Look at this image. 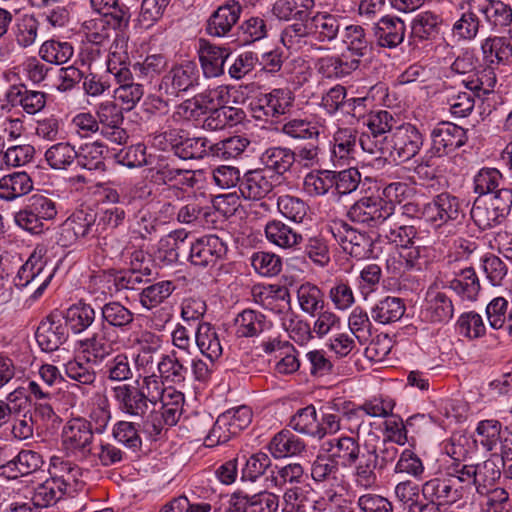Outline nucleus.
I'll list each match as a JSON object with an SVG mask.
<instances>
[{"label":"nucleus","instance_id":"nucleus-1","mask_svg":"<svg viewBox=\"0 0 512 512\" xmlns=\"http://www.w3.org/2000/svg\"><path fill=\"white\" fill-rule=\"evenodd\" d=\"M422 217L436 228L461 225L465 212L462 201L447 192L436 195L422 209Z\"/></svg>","mask_w":512,"mask_h":512},{"label":"nucleus","instance_id":"nucleus-2","mask_svg":"<svg viewBox=\"0 0 512 512\" xmlns=\"http://www.w3.org/2000/svg\"><path fill=\"white\" fill-rule=\"evenodd\" d=\"M394 215V205L380 197H362L348 210V218L367 227H384Z\"/></svg>","mask_w":512,"mask_h":512},{"label":"nucleus","instance_id":"nucleus-3","mask_svg":"<svg viewBox=\"0 0 512 512\" xmlns=\"http://www.w3.org/2000/svg\"><path fill=\"white\" fill-rule=\"evenodd\" d=\"M294 100V94L289 88H275L259 95L250 104L252 116L256 120L272 122L289 112Z\"/></svg>","mask_w":512,"mask_h":512},{"label":"nucleus","instance_id":"nucleus-4","mask_svg":"<svg viewBox=\"0 0 512 512\" xmlns=\"http://www.w3.org/2000/svg\"><path fill=\"white\" fill-rule=\"evenodd\" d=\"M384 140L389 155L399 161H408L415 157L424 143L422 133L410 123L396 127Z\"/></svg>","mask_w":512,"mask_h":512},{"label":"nucleus","instance_id":"nucleus-5","mask_svg":"<svg viewBox=\"0 0 512 512\" xmlns=\"http://www.w3.org/2000/svg\"><path fill=\"white\" fill-rule=\"evenodd\" d=\"M113 398L119 410L142 422V429L146 432L147 420L150 419L154 407L150 405L140 388L136 385L122 384L112 389Z\"/></svg>","mask_w":512,"mask_h":512},{"label":"nucleus","instance_id":"nucleus-6","mask_svg":"<svg viewBox=\"0 0 512 512\" xmlns=\"http://www.w3.org/2000/svg\"><path fill=\"white\" fill-rule=\"evenodd\" d=\"M200 71L196 62L183 61L173 65L160 83V90L166 95L177 97L181 93H190L199 85Z\"/></svg>","mask_w":512,"mask_h":512},{"label":"nucleus","instance_id":"nucleus-7","mask_svg":"<svg viewBox=\"0 0 512 512\" xmlns=\"http://www.w3.org/2000/svg\"><path fill=\"white\" fill-rule=\"evenodd\" d=\"M92 424L83 418H74L67 422L62 433V444L67 454L87 459L92 454Z\"/></svg>","mask_w":512,"mask_h":512},{"label":"nucleus","instance_id":"nucleus-8","mask_svg":"<svg viewBox=\"0 0 512 512\" xmlns=\"http://www.w3.org/2000/svg\"><path fill=\"white\" fill-rule=\"evenodd\" d=\"M227 253L226 243L217 235H205L190 242L187 261L194 266L212 267Z\"/></svg>","mask_w":512,"mask_h":512},{"label":"nucleus","instance_id":"nucleus-9","mask_svg":"<svg viewBox=\"0 0 512 512\" xmlns=\"http://www.w3.org/2000/svg\"><path fill=\"white\" fill-rule=\"evenodd\" d=\"M93 211L79 210L68 217L60 227L59 242L63 246L74 243L79 238L94 237L101 231Z\"/></svg>","mask_w":512,"mask_h":512},{"label":"nucleus","instance_id":"nucleus-10","mask_svg":"<svg viewBox=\"0 0 512 512\" xmlns=\"http://www.w3.org/2000/svg\"><path fill=\"white\" fill-rule=\"evenodd\" d=\"M332 233L342 249L352 257L364 259L372 255L373 240L367 233L356 230L346 222L336 224Z\"/></svg>","mask_w":512,"mask_h":512},{"label":"nucleus","instance_id":"nucleus-11","mask_svg":"<svg viewBox=\"0 0 512 512\" xmlns=\"http://www.w3.org/2000/svg\"><path fill=\"white\" fill-rule=\"evenodd\" d=\"M123 108L113 101H105L98 105L96 115L100 126V133L116 144H124L128 134L122 128L124 121Z\"/></svg>","mask_w":512,"mask_h":512},{"label":"nucleus","instance_id":"nucleus-12","mask_svg":"<svg viewBox=\"0 0 512 512\" xmlns=\"http://www.w3.org/2000/svg\"><path fill=\"white\" fill-rule=\"evenodd\" d=\"M69 337V331L58 313L49 314L36 330L35 338L42 351H56Z\"/></svg>","mask_w":512,"mask_h":512},{"label":"nucleus","instance_id":"nucleus-13","mask_svg":"<svg viewBox=\"0 0 512 512\" xmlns=\"http://www.w3.org/2000/svg\"><path fill=\"white\" fill-rule=\"evenodd\" d=\"M431 141L432 154L442 157L454 152L466 143V131L453 123L443 122L432 130Z\"/></svg>","mask_w":512,"mask_h":512},{"label":"nucleus","instance_id":"nucleus-14","mask_svg":"<svg viewBox=\"0 0 512 512\" xmlns=\"http://www.w3.org/2000/svg\"><path fill=\"white\" fill-rule=\"evenodd\" d=\"M242 10V4L235 0L220 5L207 20L206 33L211 37L218 38L228 36L238 23Z\"/></svg>","mask_w":512,"mask_h":512},{"label":"nucleus","instance_id":"nucleus-15","mask_svg":"<svg viewBox=\"0 0 512 512\" xmlns=\"http://www.w3.org/2000/svg\"><path fill=\"white\" fill-rule=\"evenodd\" d=\"M53 277L51 270L45 269L40 259L30 257L18 270L14 279L15 286L25 288L28 285L36 286L34 297L42 295Z\"/></svg>","mask_w":512,"mask_h":512},{"label":"nucleus","instance_id":"nucleus-16","mask_svg":"<svg viewBox=\"0 0 512 512\" xmlns=\"http://www.w3.org/2000/svg\"><path fill=\"white\" fill-rule=\"evenodd\" d=\"M279 498L271 492L253 495L234 493L229 500V512H276Z\"/></svg>","mask_w":512,"mask_h":512},{"label":"nucleus","instance_id":"nucleus-17","mask_svg":"<svg viewBox=\"0 0 512 512\" xmlns=\"http://www.w3.org/2000/svg\"><path fill=\"white\" fill-rule=\"evenodd\" d=\"M129 63L128 37L125 33H117L109 47L106 60L107 72L113 75L115 80L128 81L132 74Z\"/></svg>","mask_w":512,"mask_h":512},{"label":"nucleus","instance_id":"nucleus-18","mask_svg":"<svg viewBox=\"0 0 512 512\" xmlns=\"http://www.w3.org/2000/svg\"><path fill=\"white\" fill-rule=\"evenodd\" d=\"M198 54L204 75L212 78L224 74V65L231 54V50L228 47L217 46L205 39H200Z\"/></svg>","mask_w":512,"mask_h":512},{"label":"nucleus","instance_id":"nucleus-19","mask_svg":"<svg viewBox=\"0 0 512 512\" xmlns=\"http://www.w3.org/2000/svg\"><path fill=\"white\" fill-rule=\"evenodd\" d=\"M458 491L447 471L443 477L432 478L421 486L424 499L438 505L454 504L463 499Z\"/></svg>","mask_w":512,"mask_h":512},{"label":"nucleus","instance_id":"nucleus-20","mask_svg":"<svg viewBox=\"0 0 512 512\" xmlns=\"http://www.w3.org/2000/svg\"><path fill=\"white\" fill-rule=\"evenodd\" d=\"M321 449L345 468L356 464L363 453L358 440L350 436L330 439L322 444Z\"/></svg>","mask_w":512,"mask_h":512},{"label":"nucleus","instance_id":"nucleus-21","mask_svg":"<svg viewBox=\"0 0 512 512\" xmlns=\"http://www.w3.org/2000/svg\"><path fill=\"white\" fill-rule=\"evenodd\" d=\"M6 97L13 107L19 106L29 115L42 111L47 102L45 92L28 89L24 84L10 86Z\"/></svg>","mask_w":512,"mask_h":512},{"label":"nucleus","instance_id":"nucleus-22","mask_svg":"<svg viewBox=\"0 0 512 512\" xmlns=\"http://www.w3.org/2000/svg\"><path fill=\"white\" fill-rule=\"evenodd\" d=\"M118 344V334L110 326H101L89 337L81 341L84 351L91 354L95 359L103 360L109 356L114 347Z\"/></svg>","mask_w":512,"mask_h":512},{"label":"nucleus","instance_id":"nucleus-23","mask_svg":"<svg viewBox=\"0 0 512 512\" xmlns=\"http://www.w3.org/2000/svg\"><path fill=\"white\" fill-rule=\"evenodd\" d=\"M454 314L452 300L443 292L429 290L425 305L421 311L422 318L431 323L448 322Z\"/></svg>","mask_w":512,"mask_h":512},{"label":"nucleus","instance_id":"nucleus-24","mask_svg":"<svg viewBox=\"0 0 512 512\" xmlns=\"http://www.w3.org/2000/svg\"><path fill=\"white\" fill-rule=\"evenodd\" d=\"M405 32V23L398 17L384 16L374 26V35L381 47H397L403 42Z\"/></svg>","mask_w":512,"mask_h":512},{"label":"nucleus","instance_id":"nucleus-25","mask_svg":"<svg viewBox=\"0 0 512 512\" xmlns=\"http://www.w3.org/2000/svg\"><path fill=\"white\" fill-rule=\"evenodd\" d=\"M271 176L263 169L246 172L239 184L241 195L248 200H261L273 189Z\"/></svg>","mask_w":512,"mask_h":512},{"label":"nucleus","instance_id":"nucleus-26","mask_svg":"<svg viewBox=\"0 0 512 512\" xmlns=\"http://www.w3.org/2000/svg\"><path fill=\"white\" fill-rule=\"evenodd\" d=\"M480 15L491 26L492 30L500 32L512 24V8L500 0H476Z\"/></svg>","mask_w":512,"mask_h":512},{"label":"nucleus","instance_id":"nucleus-27","mask_svg":"<svg viewBox=\"0 0 512 512\" xmlns=\"http://www.w3.org/2000/svg\"><path fill=\"white\" fill-rule=\"evenodd\" d=\"M312 39L320 43H331L338 38L341 29L340 18L327 12H317L308 17Z\"/></svg>","mask_w":512,"mask_h":512},{"label":"nucleus","instance_id":"nucleus-28","mask_svg":"<svg viewBox=\"0 0 512 512\" xmlns=\"http://www.w3.org/2000/svg\"><path fill=\"white\" fill-rule=\"evenodd\" d=\"M43 463V457L40 453L22 449L16 456L9 459L6 469L2 472L8 474V479H16L38 471Z\"/></svg>","mask_w":512,"mask_h":512},{"label":"nucleus","instance_id":"nucleus-29","mask_svg":"<svg viewBox=\"0 0 512 512\" xmlns=\"http://www.w3.org/2000/svg\"><path fill=\"white\" fill-rule=\"evenodd\" d=\"M463 13L453 25V33L463 40L474 39L480 28V9L476 0H468L461 5Z\"/></svg>","mask_w":512,"mask_h":512},{"label":"nucleus","instance_id":"nucleus-30","mask_svg":"<svg viewBox=\"0 0 512 512\" xmlns=\"http://www.w3.org/2000/svg\"><path fill=\"white\" fill-rule=\"evenodd\" d=\"M230 101L229 88L227 86H217L213 89L207 90L200 94L197 98L187 100L180 105L185 113L190 110L188 117L194 116L196 109H208L210 107H229L227 104Z\"/></svg>","mask_w":512,"mask_h":512},{"label":"nucleus","instance_id":"nucleus-31","mask_svg":"<svg viewBox=\"0 0 512 512\" xmlns=\"http://www.w3.org/2000/svg\"><path fill=\"white\" fill-rule=\"evenodd\" d=\"M305 449V442L286 429L275 434L268 444V450L275 459L297 456Z\"/></svg>","mask_w":512,"mask_h":512},{"label":"nucleus","instance_id":"nucleus-32","mask_svg":"<svg viewBox=\"0 0 512 512\" xmlns=\"http://www.w3.org/2000/svg\"><path fill=\"white\" fill-rule=\"evenodd\" d=\"M452 482L460 490L462 498L467 497L475 488V476L477 469L475 464H468L465 460L453 458L451 464L446 468Z\"/></svg>","mask_w":512,"mask_h":512},{"label":"nucleus","instance_id":"nucleus-33","mask_svg":"<svg viewBox=\"0 0 512 512\" xmlns=\"http://www.w3.org/2000/svg\"><path fill=\"white\" fill-rule=\"evenodd\" d=\"M90 5L101 16L113 19L115 28H128L131 18L128 3L120 0H90Z\"/></svg>","mask_w":512,"mask_h":512},{"label":"nucleus","instance_id":"nucleus-34","mask_svg":"<svg viewBox=\"0 0 512 512\" xmlns=\"http://www.w3.org/2000/svg\"><path fill=\"white\" fill-rule=\"evenodd\" d=\"M196 345L203 356L214 362L222 355L219 335L210 323L200 322L195 333Z\"/></svg>","mask_w":512,"mask_h":512},{"label":"nucleus","instance_id":"nucleus-35","mask_svg":"<svg viewBox=\"0 0 512 512\" xmlns=\"http://www.w3.org/2000/svg\"><path fill=\"white\" fill-rule=\"evenodd\" d=\"M208 115L203 121V127L216 131L241 123L245 117L242 109L236 107H210Z\"/></svg>","mask_w":512,"mask_h":512},{"label":"nucleus","instance_id":"nucleus-36","mask_svg":"<svg viewBox=\"0 0 512 512\" xmlns=\"http://www.w3.org/2000/svg\"><path fill=\"white\" fill-rule=\"evenodd\" d=\"M359 67V60L349 59L346 54L341 56L322 57L317 62V69L326 78H343Z\"/></svg>","mask_w":512,"mask_h":512},{"label":"nucleus","instance_id":"nucleus-37","mask_svg":"<svg viewBox=\"0 0 512 512\" xmlns=\"http://www.w3.org/2000/svg\"><path fill=\"white\" fill-rule=\"evenodd\" d=\"M113 19L99 16L86 20L82 24L86 40L90 44H106L109 42L112 33H124L126 28H115Z\"/></svg>","mask_w":512,"mask_h":512},{"label":"nucleus","instance_id":"nucleus-38","mask_svg":"<svg viewBox=\"0 0 512 512\" xmlns=\"http://www.w3.org/2000/svg\"><path fill=\"white\" fill-rule=\"evenodd\" d=\"M260 162L267 173L273 172L281 176L293 166V150L281 146L270 147L262 153Z\"/></svg>","mask_w":512,"mask_h":512},{"label":"nucleus","instance_id":"nucleus-39","mask_svg":"<svg viewBox=\"0 0 512 512\" xmlns=\"http://www.w3.org/2000/svg\"><path fill=\"white\" fill-rule=\"evenodd\" d=\"M187 362L188 358L176 354V352L163 355L158 363L160 377L169 383H184L188 375Z\"/></svg>","mask_w":512,"mask_h":512},{"label":"nucleus","instance_id":"nucleus-40","mask_svg":"<svg viewBox=\"0 0 512 512\" xmlns=\"http://www.w3.org/2000/svg\"><path fill=\"white\" fill-rule=\"evenodd\" d=\"M265 234L269 242L283 249L294 248L303 240L300 233L279 220L269 221L265 226Z\"/></svg>","mask_w":512,"mask_h":512},{"label":"nucleus","instance_id":"nucleus-41","mask_svg":"<svg viewBox=\"0 0 512 512\" xmlns=\"http://www.w3.org/2000/svg\"><path fill=\"white\" fill-rule=\"evenodd\" d=\"M33 182L26 172H15L0 179V199L13 201L28 194Z\"/></svg>","mask_w":512,"mask_h":512},{"label":"nucleus","instance_id":"nucleus-42","mask_svg":"<svg viewBox=\"0 0 512 512\" xmlns=\"http://www.w3.org/2000/svg\"><path fill=\"white\" fill-rule=\"evenodd\" d=\"M237 337H254L270 327L265 315L261 312L246 309L235 318Z\"/></svg>","mask_w":512,"mask_h":512},{"label":"nucleus","instance_id":"nucleus-43","mask_svg":"<svg viewBox=\"0 0 512 512\" xmlns=\"http://www.w3.org/2000/svg\"><path fill=\"white\" fill-rule=\"evenodd\" d=\"M324 131L320 121H310L301 118L287 120L281 127V132L293 139L317 140Z\"/></svg>","mask_w":512,"mask_h":512},{"label":"nucleus","instance_id":"nucleus-44","mask_svg":"<svg viewBox=\"0 0 512 512\" xmlns=\"http://www.w3.org/2000/svg\"><path fill=\"white\" fill-rule=\"evenodd\" d=\"M354 466V480L357 486L371 488L377 482L375 469L378 468L376 449L367 450L360 455Z\"/></svg>","mask_w":512,"mask_h":512},{"label":"nucleus","instance_id":"nucleus-45","mask_svg":"<svg viewBox=\"0 0 512 512\" xmlns=\"http://www.w3.org/2000/svg\"><path fill=\"white\" fill-rule=\"evenodd\" d=\"M95 316V310L90 304L78 302L70 306L62 318L67 328L74 334H79L92 325Z\"/></svg>","mask_w":512,"mask_h":512},{"label":"nucleus","instance_id":"nucleus-46","mask_svg":"<svg viewBox=\"0 0 512 512\" xmlns=\"http://www.w3.org/2000/svg\"><path fill=\"white\" fill-rule=\"evenodd\" d=\"M371 318L379 324H390L402 318L405 304L398 297L387 296L371 308Z\"/></svg>","mask_w":512,"mask_h":512},{"label":"nucleus","instance_id":"nucleus-47","mask_svg":"<svg viewBox=\"0 0 512 512\" xmlns=\"http://www.w3.org/2000/svg\"><path fill=\"white\" fill-rule=\"evenodd\" d=\"M448 287L469 301H475L481 289L479 278L471 267L456 273L455 277L449 281Z\"/></svg>","mask_w":512,"mask_h":512},{"label":"nucleus","instance_id":"nucleus-48","mask_svg":"<svg viewBox=\"0 0 512 512\" xmlns=\"http://www.w3.org/2000/svg\"><path fill=\"white\" fill-rule=\"evenodd\" d=\"M50 479L62 482V487L68 492L75 487L81 476V469L68 460L53 456L50 460Z\"/></svg>","mask_w":512,"mask_h":512},{"label":"nucleus","instance_id":"nucleus-49","mask_svg":"<svg viewBox=\"0 0 512 512\" xmlns=\"http://www.w3.org/2000/svg\"><path fill=\"white\" fill-rule=\"evenodd\" d=\"M102 324L111 329L125 331L134 321V314L118 301H111L101 308Z\"/></svg>","mask_w":512,"mask_h":512},{"label":"nucleus","instance_id":"nucleus-50","mask_svg":"<svg viewBox=\"0 0 512 512\" xmlns=\"http://www.w3.org/2000/svg\"><path fill=\"white\" fill-rule=\"evenodd\" d=\"M314 5V0H277L272 7V13L279 20H303L308 18V12Z\"/></svg>","mask_w":512,"mask_h":512},{"label":"nucleus","instance_id":"nucleus-51","mask_svg":"<svg viewBox=\"0 0 512 512\" xmlns=\"http://www.w3.org/2000/svg\"><path fill=\"white\" fill-rule=\"evenodd\" d=\"M290 426L299 433L323 439L324 432L320 429L317 412L313 405L298 410L291 418Z\"/></svg>","mask_w":512,"mask_h":512},{"label":"nucleus","instance_id":"nucleus-52","mask_svg":"<svg viewBox=\"0 0 512 512\" xmlns=\"http://www.w3.org/2000/svg\"><path fill=\"white\" fill-rule=\"evenodd\" d=\"M442 18L440 15L431 12L423 11L418 13L411 24V33L414 38L419 40L433 39L438 35Z\"/></svg>","mask_w":512,"mask_h":512},{"label":"nucleus","instance_id":"nucleus-53","mask_svg":"<svg viewBox=\"0 0 512 512\" xmlns=\"http://www.w3.org/2000/svg\"><path fill=\"white\" fill-rule=\"evenodd\" d=\"M280 40L287 49L291 50H299L303 45L308 44L312 40L309 18L286 26L281 32Z\"/></svg>","mask_w":512,"mask_h":512},{"label":"nucleus","instance_id":"nucleus-54","mask_svg":"<svg viewBox=\"0 0 512 512\" xmlns=\"http://www.w3.org/2000/svg\"><path fill=\"white\" fill-rule=\"evenodd\" d=\"M213 143L204 137H183L176 145L175 156L183 160L203 159L206 156H212Z\"/></svg>","mask_w":512,"mask_h":512},{"label":"nucleus","instance_id":"nucleus-55","mask_svg":"<svg viewBox=\"0 0 512 512\" xmlns=\"http://www.w3.org/2000/svg\"><path fill=\"white\" fill-rule=\"evenodd\" d=\"M183 410L175 407H158L154 406L150 419L147 420L146 433L150 436H158L165 425L174 426L179 421Z\"/></svg>","mask_w":512,"mask_h":512},{"label":"nucleus","instance_id":"nucleus-56","mask_svg":"<svg viewBox=\"0 0 512 512\" xmlns=\"http://www.w3.org/2000/svg\"><path fill=\"white\" fill-rule=\"evenodd\" d=\"M342 42L351 55V59L360 61V58L369 52V42L364 29L359 25H348L342 33Z\"/></svg>","mask_w":512,"mask_h":512},{"label":"nucleus","instance_id":"nucleus-57","mask_svg":"<svg viewBox=\"0 0 512 512\" xmlns=\"http://www.w3.org/2000/svg\"><path fill=\"white\" fill-rule=\"evenodd\" d=\"M297 299L301 310L311 316H315L325 306L324 293L318 286L309 282L298 288Z\"/></svg>","mask_w":512,"mask_h":512},{"label":"nucleus","instance_id":"nucleus-58","mask_svg":"<svg viewBox=\"0 0 512 512\" xmlns=\"http://www.w3.org/2000/svg\"><path fill=\"white\" fill-rule=\"evenodd\" d=\"M339 464L330 455H318L311 464V477L315 482L334 485L339 482Z\"/></svg>","mask_w":512,"mask_h":512},{"label":"nucleus","instance_id":"nucleus-59","mask_svg":"<svg viewBox=\"0 0 512 512\" xmlns=\"http://www.w3.org/2000/svg\"><path fill=\"white\" fill-rule=\"evenodd\" d=\"M357 144V131L353 128H338L333 137L332 155L338 161L353 158Z\"/></svg>","mask_w":512,"mask_h":512},{"label":"nucleus","instance_id":"nucleus-60","mask_svg":"<svg viewBox=\"0 0 512 512\" xmlns=\"http://www.w3.org/2000/svg\"><path fill=\"white\" fill-rule=\"evenodd\" d=\"M382 234L389 242L399 246L400 250L408 245L421 242L417 229L413 225H405L398 222L391 225L390 220L382 227Z\"/></svg>","mask_w":512,"mask_h":512},{"label":"nucleus","instance_id":"nucleus-61","mask_svg":"<svg viewBox=\"0 0 512 512\" xmlns=\"http://www.w3.org/2000/svg\"><path fill=\"white\" fill-rule=\"evenodd\" d=\"M62 485V482L48 478L35 488L32 496L33 504L44 508L57 503L66 493H69Z\"/></svg>","mask_w":512,"mask_h":512},{"label":"nucleus","instance_id":"nucleus-62","mask_svg":"<svg viewBox=\"0 0 512 512\" xmlns=\"http://www.w3.org/2000/svg\"><path fill=\"white\" fill-rule=\"evenodd\" d=\"M77 158L76 149L69 142H59L50 146L45 152V160L55 170H65Z\"/></svg>","mask_w":512,"mask_h":512},{"label":"nucleus","instance_id":"nucleus-63","mask_svg":"<svg viewBox=\"0 0 512 512\" xmlns=\"http://www.w3.org/2000/svg\"><path fill=\"white\" fill-rule=\"evenodd\" d=\"M470 216L474 224L481 230L490 229L503 220L484 197L475 199Z\"/></svg>","mask_w":512,"mask_h":512},{"label":"nucleus","instance_id":"nucleus-64","mask_svg":"<svg viewBox=\"0 0 512 512\" xmlns=\"http://www.w3.org/2000/svg\"><path fill=\"white\" fill-rule=\"evenodd\" d=\"M104 375L112 382H125L134 376L130 357L126 353H118L109 359L104 368Z\"/></svg>","mask_w":512,"mask_h":512}]
</instances>
